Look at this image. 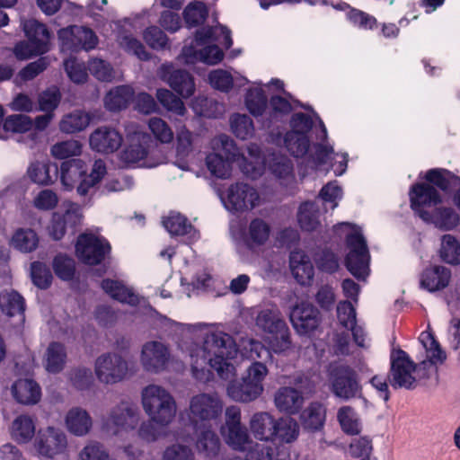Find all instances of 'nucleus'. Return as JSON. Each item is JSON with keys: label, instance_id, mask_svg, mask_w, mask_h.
I'll use <instances>...</instances> for the list:
<instances>
[{"label": "nucleus", "instance_id": "nucleus-1", "mask_svg": "<svg viewBox=\"0 0 460 460\" xmlns=\"http://www.w3.org/2000/svg\"><path fill=\"white\" fill-rule=\"evenodd\" d=\"M239 352L233 339L222 332H206L202 346L193 345L190 349V359L193 375L198 379L205 378L208 366L222 379H229L236 374Z\"/></svg>", "mask_w": 460, "mask_h": 460}, {"label": "nucleus", "instance_id": "nucleus-2", "mask_svg": "<svg viewBox=\"0 0 460 460\" xmlns=\"http://www.w3.org/2000/svg\"><path fill=\"white\" fill-rule=\"evenodd\" d=\"M232 46L228 30L222 25L204 28L199 31L190 45L186 44L179 60L186 65L201 61L208 65H216L224 58L223 49Z\"/></svg>", "mask_w": 460, "mask_h": 460}, {"label": "nucleus", "instance_id": "nucleus-3", "mask_svg": "<svg viewBox=\"0 0 460 460\" xmlns=\"http://www.w3.org/2000/svg\"><path fill=\"white\" fill-rule=\"evenodd\" d=\"M190 419L195 426L199 450L215 452L219 444L217 437L210 429L208 421L217 418L222 411V403L216 395L199 394L190 404Z\"/></svg>", "mask_w": 460, "mask_h": 460}, {"label": "nucleus", "instance_id": "nucleus-4", "mask_svg": "<svg viewBox=\"0 0 460 460\" xmlns=\"http://www.w3.org/2000/svg\"><path fill=\"white\" fill-rule=\"evenodd\" d=\"M247 154L248 157L243 155L240 162V168L246 175L256 178L267 166L280 184L288 185L294 181L293 164L287 156L272 154L266 160L261 159L260 149L256 145H250L247 147Z\"/></svg>", "mask_w": 460, "mask_h": 460}, {"label": "nucleus", "instance_id": "nucleus-5", "mask_svg": "<svg viewBox=\"0 0 460 460\" xmlns=\"http://www.w3.org/2000/svg\"><path fill=\"white\" fill-rule=\"evenodd\" d=\"M87 164L82 159L65 161L60 166V179L66 190H72L76 185V192L81 197L91 194L93 187L103 178L106 166L102 160H96L90 173H87Z\"/></svg>", "mask_w": 460, "mask_h": 460}, {"label": "nucleus", "instance_id": "nucleus-6", "mask_svg": "<svg viewBox=\"0 0 460 460\" xmlns=\"http://www.w3.org/2000/svg\"><path fill=\"white\" fill-rule=\"evenodd\" d=\"M334 231L346 239L348 270L357 279H365L369 272V253L361 228L349 223H341L334 227Z\"/></svg>", "mask_w": 460, "mask_h": 460}, {"label": "nucleus", "instance_id": "nucleus-7", "mask_svg": "<svg viewBox=\"0 0 460 460\" xmlns=\"http://www.w3.org/2000/svg\"><path fill=\"white\" fill-rule=\"evenodd\" d=\"M255 325L269 336L270 346L274 352H285L290 348L288 327L277 307L261 309L256 316Z\"/></svg>", "mask_w": 460, "mask_h": 460}, {"label": "nucleus", "instance_id": "nucleus-8", "mask_svg": "<svg viewBox=\"0 0 460 460\" xmlns=\"http://www.w3.org/2000/svg\"><path fill=\"white\" fill-rule=\"evenodd\" d=\"M269 374L267 366L252 362L245 370L242 383L233 382L227 386L228 395L234 401L248 402L257 399L264 391L263 382Z\"/></svg>", "mask_w": 460, "mask_h": 460}, {"label": "nucleus", "instance_id": "nucleus-9", "mask_svg": "<svg viewBox=\"0 0 460 460\" xmlns=\"http://www.w3.org/2000/svg\"><path fill=\"white\" fill-rule=\"evenodd\" d=\"M105 425L107 428L112 429L116 435L122 432H132L137 439L143 440L144 422L141 419V412L138 406L131 401L121 400L113 406L109 411Z\"/></svg>", "mask_w": 460, "mask_h": 460}, {"label": "nucleus", "instance_id": "nucleus-10", "mask_svg": "<svg viewBox=\"0 0 460 460\" xmlns=\"http://www.w3.org/2000/svg\"><path fill=\"white\" fill-rule=\"evenodd\" d=\"M211 146L213 152L207 156L206 164L210 173L217 178L229 177L232 161H236L240 166L243 155L248 157L247 152L236 156L233 140L225 135L215 137Z\"/></svg>", "mask_w": 460, "mask_h": 460}, {"label": "nucleus", "instance_id": "nucleus-11", "mask_svg": "<svg viewBox=\"0 0 460 460\" xmlns=\"http://www.w3.org/2000/svg\"><path fill=\"white\" fill-rule=\"evenodd\" d=\"M423 370L401 349L394 350L391 355L390 384L394 388H411L418 378H423Z\"/></svg>", "mask_w": 460, "mask_h": 460}, {"label": "nucleus", "instance_id": "nucleus-12", "mask_svg": "<svg viewBox=\"0 0 460 460\" xmlns=\"http://www.w3.org/2000/svg\"><path fill=\"white\" fill-rule=\"evenodd\" d=\"M419 341L422 348L420 356V370H423L424 376H437L438 367L447 360L446 350L429 330L420 333Z\"/></svg>", "mask_w": 460, "mask_h": 460}, {"label": "nucleus", "instance_id": "nucleus-13", "mask_svg": "<svg viewBox=\"0 0 460 460\" xmlns=\"http://www.w3.org/2000/svg\"><path fill=\"white\" fill-rule=\"evenodd\" d=\"M225 208L232 212H247L261 203V197L255 188L244 183L232 184L221 196Z\"/></svg>", "mask_w": 460, "mask_h": 460}, {"label": "nucleus", "instance_id": "nucleus-14", "mask_svg": "<svg viewBox=\"0 0 460 460\" xmlns=\"http://www.w3.org/2000/svg\"><path fill=\"white\" fill-rule=\"evenodd\" d=\"M175 404L172 397L158 386L146 388V412L160 424L169 423L175 414Z\"/></svg>", "mask_w": 460, "mask_h": 460}, {"label": "nucleus", "instance_id": "nucleus-15", "mask_svg": "<svg viewBox=\"0 0 460 460\" xmlns=\"http://www.w3.org/2000/svg\"><path fill=\"white\" fill-rule=\"evenodd\" d=\"M94 371L101 383L112 385L122 381L128 375L127 361L117 353H105L95 360Z\"/></svg>", "mask_w": 460, "mask_h": 460}, {"label": "nucleus", "instance_id": "nucleus-16", "mask_svg": "<svg viewBox=\"0 0 460 460\" xmlns=\"http://www.w3.org/2000/svg\"><path fill=\"white\" fill-rule=\"evenodd\" d=\"M111 252V245L102 237L93 234H81L77 237L75 252L78 259L88 265L100 264Z\"/></svg>", "mask_w": 460, "mask_h": 460}, {"label": "nucleus", "instance_id": "nucleus-17", "mask_svg": "<svg viewBox=\"0 0 460 460\" xmlns=\"http://www.w3.org/2000/svg\"><path fill=\"white\" fill-rule=\"evenodd\" d=\"M329 381L332 393L341 399L356 397L360 392L356 372L346 365L332 366Z\"/></svg>", "mask_w": 460, "mask_h": 460}, {"label": "nucleus", "instance_id": "nucleus-18", "mask_svg": "<svg viewBox=\"0 0 460 460\" xmlns=\"http://www.w3.org/2000/svg\"><path fill=\"white\" fill-rule=\"evenodd\" d=\"M58 39L64 51L77 52L81 49L91 50L96 48L98 37L94 31L84 26L73 25L59 30Z\"/></svg>", "mask_w": 460, "mask_h": 460}, {"label": "nucleus", "instance_id": "nucleus-19", "mask_svg": "<svg viewBox=\"0 0 460 460\" xmlns=\"http://www.w3.org/2000/svg\"><path fill=\"white\" fill-rule=\"evenodd\" d=\"M409 199L411 209L421 219L443 200L439 191L424 181L416 182L410 188Z\"/></svg>", "mask_w": 460, "mask_h": 460}, {"label": "nucleus", "instance_id": "nucleus-20", "mask_svg": "<svg viewBox=\"0 0 460 460\" xmlns=\"http://www.w3.org/2000/svg\"><path fill=\"white\" fill-rule=\"evenodd\" d=\"M270 237V226L261 219L252 220L246 234L247 249L239 252L241 260L245 263L257 262V250L265 245Z\"/></svg>", "mask_w": 460, "mask_h": 460}, {"label": "nucleus", "instance_id": "nucleus-21", "mask_svg": "<svg viewBox=\"0 0 460 460\" xmlns=\"http://www.w3.org/2000/svg\"><path fill=\"white\" fill-rule=\"evenodd\" d=\"M289 320L299 335H310L320 324L319 312L308 302L295 305L289 313Z\"/></svg>", "mask_w": 460, "mask_h": 460}, {"label": "nucleus", "instance_id": "nucleus-22", "mask_svg": "<svg viewBox=\"0 0 460 460\" xmlns=\"http://www.w3.org/2000/svg\"><path fill=\"white\" fill-rule=\"evenodd\" d=\"M35 446L40 456L53 458L66 451L67 447L66 436L60 429L48 427L39 431Z\"/></svg>", "mask_w": 460, "mask_h": 460}, {"label": "nucleus", "instance_id": "nucleus-23", "mask_svg": "<svg viewBox=\"0 0 460 460\" xmlns=\"http://www.w3.org/2000/svg\"><path fill=\"white\" fill-rule=\"evenodd\" d=\"M349 154L346 152H334L333 146L329 143L317 145L315 147V158L314 168L328 166L336 176L343 175L348 167Z\"/></svg>", "mask_w": 460, "mask_h": 460}, {"label": "nucleus", "instance_id": "nucleus-24", "mask_svg": "<svg viewBox=\"0 0 460 460\" xmlns=\"http://www.w3.org/2000/svg\"><path fill=\"white\" fill-rule=\"evenodd\" d=\"M162 225L172 237H182L188 243L199 239V233L188 217L177 211H170L162 217Z\"/></svg>", "mask_w": 460, "mask_h": 460}, {"label": "nucleus", "instance_id": "nucleus-25", "mask_svg": "<svg viewBox=\"0 0 460 460\" xmlns=\"http://www.w3.org/2000/svg\"><path fill=\"white\" fill-rule=\"evenodd\" d=\"M82 217L80 207L75 203L70 204L63 214L54 213L48 226L49 235L54 240L62 239L68 228L75 231V228L81 224Z\"/></svg>", "mask_w": 460, "mask_h": 460}, {"label": "nucleus", "instance_id": "nucleus-26", "mask_svg": "<svg viewBox=\"0 0 460 460\" xmlns=\"http://www.w3.org/2000/svg\"><path fill=\"white\" fill-rule=\"evenodd\" d=\"M273 87L278 91H281L284 84L279 79H272L269 84L263 85L258 82L252 84L245 94L244 103L247 110L253 116H260L263 113L268 101L265 92Z\"/></svg>", "mask_w": 460, "mask_h": 460}, {"label": "nucleus", "instance_id": "nucleus-27", "mask_svg": "<svg viewBox=\"0 0 460 460\" xmlns=\"http://www.w3.org/2000/svg\"><path fill=\"white\" fill-rule=\"evenodd\" d=\"M452 272L443 265H429L420 275V288L429 293L441 291L451 282Z\"/></svg>", "mask_w": 460, "mask_h": 460}, {"label": "nucleus", "instance_id": "nucleus-28", "mask_svg": "<svg viewBox=\"0 0 460 460\" xmlns=\"http://www.w3.org/2000/svg\"><path fill=\"white\" fill-rule=\"evenodd\" d=\"M128 146L121 154V159L127 164H136L144 158V131L140 124L129 121L125 126Z\"/></svg>", "mask_w": 460, "mask_h": 460}, {"label": "nucleus", "instance_id": "nucleus-29", "mask_svg": "<svg viewBox=\"0 0 460 460\" xmlns=\"http://www.w3.org/2000/svg\"><path fill=\"white\" fill-rule=\"evenodd\" d=\"M122 141L123 138L120 133L107 126L96 128L89 138L91 148L103 154L114 153L121 146Z\"/></svg>", "mask_w": 460, "mask_h": 460}, {"label": "nucleus", "instance_id": "nucleus-30", "mask_svg": "<svg viewBox=\"0 0 460 460\" xmlns=\"http://www.w3.org/2000/svg\"><path fill=\"white\" fill-rule=\"evenodd\" d=\"M289 269L293 278L302 286H310L314 277V267L308 254L296 249L289 254Z\"/></svg>", "mask_w": 460, "mask_h": 460}, {"label": "nucleus", "instance_id": "nucleus-31", "mask_svg": "<svg viewBox=\"0 0 460 460\" xmlns=\"http://www.w3.org/2000/svg\"><path fill=\"white\" fill-rule=\"evenodd\" d=\"M248 79L235 70L214 69L208 74V83L216 90L228 93L248 84Z\"/></svg>", "mask_w": 460, "mask_h": 460}, {"label": "nucleus", "instance_id": "nucleus-32", "mask_svg": "<svg viewBox=\"0 0 460 460\" xmlns=\"http://www.w3.org/2000/svg\"><path fill=\"white\" fill-rule=\"evenodd\" d=\"M137 92L130 84L112 87L104 96L103 104L111 112H119L128 108L135 101Z\"/></svg>", "mask_w": 460, "mask_h": 460}, {"label": "nucleus", "instance_id": "nucleus-33", "mask_svg": "<svg viewBox=\"0 0 460 460\" xmlns=\"http://www.w3.org/2000/svg\"><path fill=\"white\" fill-rule=\"evenodd\" d=\"M66 428L76 437L86 436L93 428V419L89 412L81 407H73L66 414Z\"/></svg>", "mask_w": 460, "mask_h": 460}, {"label": "nucleus", "instance_id": "nucleus-34", "mask_svg": "<svg viewBox=\"0 0 460 460\" xmlns=\"http://www.w3.org/2000/svg\"><path fill=\"white\" fill-rule=\"evenodd\" d=\"M277 420L268 412H256L250 420L249 428L253 437L261 441H272L276 435Z\"/></svg>", "mask_w": 460, "mask_h": 460}, {"label": "nucleus", "instance_id": "nucleus-35", "mask_svg": "<svg viewBox=\"0 0 460 460\" xmlns=\"http://www.w3.org/2000/svg\"><path fill=\"white\" fill-rule=\"evenodd\" d=\"M274 402L280 411L295 414L302 408L305 399L296 388L284 386L276 392Z\"/></svg>", "mask_w": 460, "mask_h": 460}, {"label": "nucleus", "instance_id": "nucleus-36", "mask_svg": "<svg viewBox=\"0 0 460 460\" xmlns=\"http://www.w3.org/2000/svg\"><path fill=\"white\" fill-rule=\"evenodd\" d=\"M284 144L287 150L296 158H304L307 165L314 168V158H315V148L314 153L310 147L308 135L286 134ZM315 146L314 147H316Z\"/></svg>", "mask_w": 460, "mask_h": 460}, {"label": "nucleus", "instance_id": "nucleus-37", "mask_svg": "<svg viewBox=\"0 0 460 460\" xmlns=\"http://www.w3.org/2000/svg\"><path fill=\"white\" fill-rule=\"evenodd\" d=\"M422 220L440 230L450 231L458 226L460 218L454 208L443 207L440 204L435 207Z\"/></svg>", "mask_w": 460, "mask_h": 460}, {"label": "nucleus", "instance_id": "nucleus-38", "mask_svg": "<svg viewBox=\"0 0 460 460\" xmlns=\"http://www.w3.org/2000/svg\"><path fill=\"white\" fill-rule=\"evenodd\" d=\"M12 394L19 403L33 405L40 400L41 389L34 380L24 378L17 380L12 385Z\"/></svg>", "mask_w": 460, "mask_h": 460}, {"label": "nucleus", "instance_id": "nucleus-39", "mask_svg": "<svg viewBox=\"0 0 460 460\" xmlns=\"http://www.w3.org/2000/svg\"><path fill=\"white\" fill-rule=\"evenodd\" d=\"M164 77L172 89L182 98H189L194 93V79L189 73L181 69L171 70L167 67Z\"/></svg>", "mask_w": 460, "mask_h": 460}, {"label": "nucleus", "instance_id": "nucleus-40", "mask_svg": "<svg viewBox=\"0 0 460 460\" xmlns=\"http://www.w3.org/2000/svg\"><path fill=\"white\" fill-rule=\"evenodd\" d=\"M0 309L8 317H17L18 323L24 322L25 301L16 291H4L0 294Z\"/></svg>", "mask_w": 460, "mask_h": 460}, {"label": "nucleus", "instance_id": "nucleus-41", "mask_svg": "<svg viewBox=\"0 0 460 460\" xmlns=\"http://www.w3.org/2000/svg\"><path fill=\"white\" fill-rule=\"evenodd\" d=\"M22 29L27 39L36 45V49L49 50L50 34L44 24L31 19L22 22Z\"/></svg>", "mask_w": 460, "mask_h": 460}, {"label": "nucleus", "instance_id": "nucleus-42", "mask_svg": "<svg viewBox=\"0 0 460 460\" xmlns=\"http://www.w3.org/2000/svg\"><path fill=\"white\" fill-rule=\"evenodd\" d=\"M66 363V350L62 343L53 341L47 348L44 356V366L49 373L61 372Z\"/></svg>", "mask_w": 460, "mask_h": 460}, {"label": "nucleus", "instance_id": "nucleus-43", "mask_svg": "<svg viewBox=\"0 0 460 460\" xmlns=\"http://www.w3.org/2000/svg\"><path fill=\"white\" fill-rule=\"evenodd\" d=\"M58 168L57 164L35 162L28 168L30 179L40 185H49L58 177Z\"/></svg>", "mask_w": 460, "mask_h": 460}, {"label": "nucleus", "instance_id": "nucleus-44", "mask_svg": "<svg viewBox=\"0 0 460 460\" xmlns=\"http://www.w3.org/2000/svg\"><path fill=\"white\" fill-rule=\"evenodd\" d=\"M102 289L112 298L126 303L130 305H136L138 303V296L121 282L112 279H103L102 282Z\"/></svg>", "mask_w": 460, "mask_h": 460}, {"label": "nucleus", "instance_id": "nucleus-45", "mask_svg": "<svg viewBox=\"0 0 460 460\" xmlns=\"http://www.w3.org/2000/svg\"><path fill=\"white\" fill-rule=\"evenodd\" d=\"M91 116L89 113L76 110L73 112L66 114L59 122V129L66 134H74L85 129L90 122Z\"/></svg>", "mask_w": 460, "mask_h": 460}, {"label": "nucleus", "instance_id": "nucleus-46", "mask_svg": "<svg viewBox=\"0 0 460 460\" xmlns=\"http://www.w3.org/2000/svg\"><path fill=\"white\" fill-rule=\"evenodd\" d=\"M12 438L19 443L29 442L35 435V423L29 415L16 417L11 427Z\"/></svg>", "mask_w": 460, "mask_h": 460}, {"label": "nucleus", "instance_id": "nucleus-47", "mask_svg": "<svg viewBox=\"0 0 460 460\" xmlns=\"http://www.w3.org/2000/svg\"><path fill=\"white\" fill-rule=\"evenodd\" d=\"M439 257L450 265L460 264V241L450 234L442 235L438 250Z\"/></svg>", "mask_w": 460, "mask_h": 460}, {"label": "nucleus", "instance_id": "nucleus-48", "mask_svg": "<svg viewBox=\"0 0 460 460\" xmlns=\"http://www.w3.org/2000/svg\"><path fill=\"white\" fill-rule=\"evenodd\" d=\"M334 8L345 12L347 19L356 27L362 30H373L377 25L376 19L360 10L353 9L345 3L334 5Z\"/></svg>", "mask_w": 460, "mask_h": 460}, {"label": "nucleus", "instance_id": "nucleus-49", "mask_svg": "<svg viewBox=\"0 0 460 460\" xmlns=\"http://www.w3.org/2000/svg\"><path fill=\"white\" fill-rule=\"evenodd\" d=\"M4 128L14 133H28L31 142L34 143L38 138V133L32 131L33 121L27 115H11L4 121Z\"/></svg>", "mask_w": 460, "mask_h": 460}, {"label": "nucleus", "instance_id": "nucleus-50", "mask_svg": "<svg viewBox=\"0 0 460 460\" xmlns=\"http://www.w3.org/2000/svg\"><path fill=\"white\" fill-rule=\"evenodd\" d=\"M337 419L343 432L357 435L361 431L362 423L358 412L350 406H342L338 410Z\"/></svg>", "mask_w": 460, "mask_h": 460}, {"label": "nucleus", "instance_id": "nucleus-51", "mask_svg": "<svg viewBox=\"0 0 460 460\" xmlns=\"http://www.w3.org/2000/svg\"><path fill=\"white\" fill-rule=\"evenodd\" d=\"M300 420L305 429H319L325 420V409L321 403L313 402L302 412Z\"/></svg>", "mask_w": 460, "mask_h": 460}, {"label": "nucleus", "instance_id": "nucleus-52", "mask_svg": "<svg viewBox=\"0 0 460 460\" xmlns=\"http://www.w3.org/2000/svg\"><path fill=\"white\" fill-rule=\"evenodd\" d=\"M297 221L303 230H315L320 224L316 205L313 202L303 203L298 209Z\"/></svg>", "mask_w": 460, "mask_h": 460}, {"label": "nucleus", "instance_id": "nucleus-53", "mask_svg": "<svg viewBox=\"0 0 460 460\" xmlns=\"http://www.w3.org/2000/svg\"><path fill=\"white\" fill-rule=\"evenodd\" d=\"M156 3L169 9L162 13V26L170 31H177L180 27V18L173 11L180 10L182 4L178 0H156Z\"/></svg>", "mask_w": 460, "mask_h": 460}, {"label": "nucleus", "instance_id": "nucleus-54", "mask_svg": "<svg viewBox=\"0 0 460 460\" xmlns=\"http://www.w3.org/2000/svg\"><path fill=\"white\" fill-rule=\"evenodd\" d=\"M12 245L22 252H31L34 251L39 244V237L31 229H18L12 237Z\"/></svg>", "mask_w": 460, "mask_h": 460}, {"label": "nucleus", "instance_id": "nucleus-55", "mask_svg": "<svg viewBox=\"0 0 460 460\" xmlns=\"http://www.w3.org/2000/svg\"><path fill=\"white\" fill-rule=\"evenodd\" d=\"M419 179L425 181L424 182L436 186L441 190H446L449 184L456 180L448 171L443 169H431L425 172H420Z\"/></svg>", "mask_w": 460, "mask_h": 460}, {"label": "nucleus", "instance_id": "nucleus-56", "mask_svg": "<svg viewBox=\"0 0 460 460\" xmlns=\"http://www.w3.org/2000/svg\"><path fill=\"white\" fill-rule=\"evenodd\" d=\"M297 436L298 426L296 420L288 417L277 420L274 440L278 439L281 442L290 443L294 441Z\"/></svg>", "mask_w": 460, "mask_h": 460}, {"label": "nucleus", "instance_id": "nucleus-57", "mask_svg": "<svg viewBox=\"0 0 460 460\" xmlns=\"http://www.w3.org/2000/svg\"><path fill=\"white\" fill-rule=\"evenodd\" d=\"M231 129L239 138L246 139L252 136L254 128L251 118L245 114H234L230 119Z\"/></svg>", "mask_w": 460, "mask_h": 460}, {"label": "nucleus", "instance_id": "nucleus-58", "mask_svg": "<svg viewBox=\"0 0 460 460\" xmlns=\"http://www.w3.org/2000/svg\"><path fill=\"white\" fill-rule=\"evenodd\" d=\"M146 358H148V367L158 370L167 360V349L161 342H152L146 346Z\"/></svg>", "mask_w": 460, "mask_h": 460}, {"label": "nucleus", "instance_id": "nucleus-59", "mask_svg": "<svg viewBox=\"0 0 460 460\" xmlns=\"http://www.w3.org/2000/svg\"><path fill=\"white\" fill-rule=\"evenodd\" d=\"M90 73L99 81L111 82L115 78V71L111 65L101 58H93L88 63Z\"/></svg>", "mask_w": 460, "mask_h": 460}, {"label": "nucleus", "instance_id": "nucleus-60", "mask_svg": "<svg viewBox=\"0 0 460 460\" xmlns=\"http://www.w3.org/2000/svg\"><path fill=\"white\" fill-rule=\"evenodd\" d=\"M82 153V144L78 140L69 139L56 143L51 147V155L58 159H66Z\"/></svg>", "mask_w": 460, "mask_h": 460}, {"label": "nucleus", "instance_id": "nucleus-61", "mask_svg": "<svg viewBox=\"0 0 460 460\" xmlns=\"http://www.w3.org/2000/svg\"><path fill=\"white\" fill-rule=\"evenodd\" d=\"M31 277L33 284L41 289L48 288L53 279L49 268L40 261L31 264Z\"/></svg>", "mask_w": 460, "mask_h": 460}, {"label": "nucleus", "instance_id": "nucleus-62", "mask_svg": "<svg viewBox=\"0 0 460 460\" xmlns=\"http://www.w3.org/2000/svg\"><path fill=\"white\" fill-rule=\"evenodd\" d=\"M53 270L59 279L70 280L75 271V261L69 256L58 254L53 260Z\"/></svg>", "mask_w": 460, "mask_h": 460}, {"label": "nucleus", "instance_id": "nucleus-63", "mask_svg": "<svg viewBox=\"0 0 460 460\" xmlns=\"http://www.w3.org/2000/svg\"><path fill=\"white\" fill-rule=\"evenodd\" d=\"M158 101L168 111L177 115H183L186 111L185 106L181 99L166 89H160L156 93Z\"/></svg>", "mask_w": 460, "mask_h": 460}, {"label": "nucleus", "instance_id": "nucleus-64", "mask_svg": "<svg viewBox=\"0 0 460 460\" xmlns=\"http://www.w3.org/2000/svg\"><path fill=\"white\" fill-rule=\"evenodd\" d=\"M372 446L370 440L366 437L355 438L349 445V455L357 460H371L370 453Z\"/></svg>", "mask_w": 460, "mask_h": 460}]
</instances>
